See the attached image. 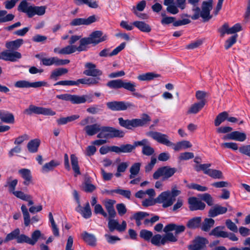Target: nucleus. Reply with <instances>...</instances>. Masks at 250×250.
Returning a JSON list of instances; mask_svg holds the SVG:
<instances>
[{"instance_id": "34", "label": "nucleus", "mask_w": 250, "mask_h": 250, "mask_svg": "<svg viewBox=\"0 0 250 250\" xmlns=\"http://www.w3.org/2000/svg\"><path fill=\"white\" fill-rule=\"evenodd\" d=\"M80 118L78 114L71 115L66 117H61L57 119L56 122L58 125H64L69 122H73Z\"/></svg>"}, {"instance_id": "39", "label": "nucleus", "mask_w": 250, "mask_h": 250, "mask_svg": "<svg viewBox=\"0 0 250 250\" xmlns=\"http://www.w3.org/2000/svg\"><path fill=\"white\" fill-rule=\"evenodd\" d=\"M160 76V75L155 74L153 72H147L139 75L138 76L137 79L141 81H148Z\"/></svg>"}, {"instance_id": "32", "label": "nucleus", "mask_w": 250, "mask_h": 250, "mask_svg": "<svg viewBox=\"0 0 250 250\" xmlns=\"http://www.w3.org/2000/svg\"><path fill=\"white\" fill-rule=\"evenodd\" d=\"M76 210L80 213L83 217L85 219H88L91 216L92 212L88 202H87L85 207L83 208L81 206V208H78V206L76 208Z\"/></svg>"}, {"instance_id": "61", "label": "nucleus", "mask_w": 250, "mask_h": 250, "mask_svg": "<svg viewBox=\"0 0 250 250\" xmlns=\"http://www.w3.org/2000/svg\"><path fill=\"white\" fill-rule=\"evenodd\" d=\"M106 128H108V126H101L100 133L98 134L97 137L98 138H108L110 137L109 131H105Z\"/></svg>"}, {"instance_id": "30", "label": "nucleus", "mask_w": 250, "mask_h": 250, "mask_svg": "<svg viewBox=\"0 0 250 250\" xmlns=\"http://www.w3.org/2000/svg\"><path fill=\"white\" fill-rule=\"evenodd\" d=\"M101 126L99 124L87 125L84 128V130L88 136H93L100 131Z\"/></svg>"}, {"instance_id": "64", "label": "nucleus", "mask_w": 250, "mask_h": 250, "mask_svg": "<svg viewBox=\"0 0 250 250\" xmlns=\"http://www.w3.org/2000/svg\"><path fill=\"white\" fill-rule=\"evenodd\" d=\"M240 152L250 157V145H243L239 148Z\"/></svg>"}, {"instance_id": "26", "label": "nucleus", "mask_w": 250, "mask_h": 250, "mask_svg": "<svg viewBox=\"0 0 250 250\" xmlns=\"http://www.w3.org/2000/svg\"><path fill=\"white\" fill-rule=\"evenodd\" d=\"M76 51L81 52L85 51V49L83 47L81 43H80L79 46L76 47L75 45H71L70 44L62 48V55H69L74 53Z\"/></svg>"}, {"instance_id": "3", "label": "nucleus", "mask_w": 250, "mask_h": 250, "mask_svg": "<svg viewBox=\"0 0 250 250\" xmlns=\"http://www.w3.org/2000/svg\"><path fill=\"white\" fill-rule=\"evenodd\" d=\"M45 6H33L30 5L26 0H22L18 7V10L25 13L28 18H32L36 15L38 16L43 15L46 11Z\"/></svg>"}, {"instance_id": "38", "label": "nucleus", "mask_w": 250, "mask_h": 250, "mask_svg": "<svg viewBox=\"0 0 250 250\" xmlns=\"http://www.w3.org/2000/svg\"><path fill=\"white\" fill-rule=\"evenodd\" d=\"M40 144V141L37 139L29 141L27 146L28 151L31 153L37 152Z\"/></svg>"}, {"instance_id": "48", "label": "nucleus", "mask_w": 250, "mask_h": 250, "mask_svg": "<svg viewBox=\"0 0 250 250\" xmlns=\"http://www.w3.org/2000/svg\"><path fill=\"white\" fill-rule=\"evenodd\" d=\"M123 81L122 79L111 80L107 82L106 85L112 89H120L122 88Z\"/></svg>"}, {"instance_id": "52", "label": "nucleus", "mask_w": 250, "mask_h": 250, "mask_svg": "<svg viewBox=\"0 0 250 250\" xmlns=\"http://www.w3.org/2000/svg\"><path fill=\"white\" fill-rule=\"evenodd\" d=\"M207 175L213 179H223V175L222 172L219 170L210 169L207 173Z\"/></svg>"}, {"instance_id": "63", "label": "nucleus", "mask_w": 250, "mask_h": 250, "mask_svg": "<svg viewBox=\"0 0 250 250\" xmlns=\"http://www.w3.org/2000/svg\"><path fill=\"white\" fill-rule=\"evenodd\" d=\"M94 211L96 214H100L104 217H107V213L104 211L102 206L100 204H97L95 206Z\"/></svg>"}, {"instance_id": "19", "label": "nucleus", "mask_w": 250, "mask_h": 250, "mask_svg": "<svg viewBox=\"0 0 250 250\" xmlns=\"http://www.w3.org/2000/svg\"><path fill=\"white\" fill-rule=\"evenodd\" d=\"M188 203L189 208L191 211L197 210H204L206 208V204L201 200L195 197L188 198Z\"/></svg>"}, {"instance_id": "20", "label": "nucleus", "mask_w": 250, "mask_h": 250, "mask_svg": "<svg viewBox=\"0 0 250 250\" xmlns=\"http://www.w3.org/2000/svg\"><path fill=\"white\" fill-rule=\"evenodd\" d=\"M97 21L95 15L89 16L88 18H76L71 21L70 25L72 26H79L81 25H89Z\"/></svg>"}, {"instance_id": "10", "label": "nucleus", "mask_w": 250, "mask_h": 250, "mask_svg": "<svg viewBox=\"0 0 250 250\" xmlns=\"http://www.w3.org/2000/svg\"><path fill=\"white\" fill-rule=\"evenodd\" d=\"M23 113L28 115H31L33 113L47 116H53L56 114V112L50 108L37 106L33 104H30L28 108L24 110Z\"/></svg>"}, {"instance_id": "56", "label": "nucleus", "mask_w": 250, "mask_h": 250, "mask_svg": "<svg viewBox=\"0 0 250 250\" xmlns=\"http://www.w3.org/2000/svg\"><path fill=\"white\" fill-rule=\"evenodd\" d=\"M142 153L146 156H151L154 154L155 151L153 147L150 146V143H148L144 147H142Z\"/></svg>"}, {"instance_id": "11", "label": "nucleus", "mask_w": 250, "mask_h": 250, "mask_svg": "<svg viewBox=\"0 0 250 250\" xmlns=\"http://www.w3.org/2000/svg\"><path fill=\"white\" fill-rule=\"evenodd\" d=\"M106 106L112 111H123L128 109H133L135 105L130 102L124 101H112L107 102Z\"/></svg>"}, {"instance_id": "35", "label": "nucleus", "mask_w": 250, "mask_h": 250, "mask_svg": "<svg viewBox=\"0 0 250 250\" xmlns=\"http://www.w3.org/2000/svg\"><path fill=\"white\" fill-rule=\"evenodd\" d=\"M224 226H218L214 228L210 232L209 235H213L216 237L225 238L227 236V231H223L222 229H224Z\"/></svg>"}, {"instance_id": "60", "label": "nucleus", "mask_w": 250, "mask_h": 250, "mask_svg": "<svg viewBox=\"0 0 250 250\" xmlns=\"http://www.w3.org/2000/svg\"><path fill=\"white\" fill-rule=\"evenodd\" d=\"M188 188L197 190L199 191H206L208 188L205 186H202L197 184L191 183L188 186Z\"/></svg>"}, {"instance_id": "29", "label": "nucleus", "mask_w": 250, "mask_h": 250, "mask_svg": "<svg viewBox=\"0 0 250 250\" xmlns=\"http://www.w3.org/2000/svg\"><path fill=\"white\" fill-rule=\"evenodd\" d=\"M206 103L205 101H200L193 104L188 109V114H197L204 107Z\"/></svg>"}, {"instance_id": "2", "label": "nucleus", "mask_w": 250, "mask_h": 250, "mask_svg": "<svg viewBox=\"0 0 250 250\" xmlns=\"http://www.w3.org/2000/svg\"><path fill=\"white\" fill-rule=\"evenodd\" d=\"M181 193L180 190L177 189L176 185L173 186L171 190L162 192L156 198L157 203L162 204V207L167 208L173 205L176 200V197Z\"/></svg>"}, {"instance_id": "58", "label": "nucleus", "mask_w": 250, "mask_h": 250, "mask_svg": "<svg viewBox=\"0 0 250 250\" xmlns=\"http://www.w3.org/2000/svg\"><path fill=\"white\" fill-rule=\"evenodd\" d=\"M114 193L120 194L128 199H130L131 193L129 190H125L120 188L114 189Z\"/></svg>"}, {"instance_id": "62", "label": "nucleus", "mask_w": 250, "mask_h": 250, "mask_svg": "<svg viewBox=\"0 0 250 250\" xmlns=\"http://www.w3.org/2000/svg\"><path fill=\"white\" fill-rule=\"evenodd\" d=\"M102 105H94L87 108L86 111L87 112L95 114L102 110Z\"/></svg>"}, {"instance_id": "4", "label": "nucleus", "mask_w": 250, "mask_h": 250, "mask_svg": "<svg viewBox=\"0 0 250 250\" xmlns=\"http://www.w3.org/2000/svg\"><path fill=\"white\" fill-rule=\"evenodd\" d=\"M119 125L126 129H132L139 126H143L149 123L151 121L150 117L143 114L140 119H133L132 120H124L122 117L118 118Z\"/></svg>"}, {"instance_id": "31", "label": "nucleus", "mask_w": 250, "mask_h": 250, "mask_svg": "<svg viewBox=\"0 0 250 250\" xmlns=\"http://www.w3.org/2000/svg\"><path fill=\"white\" fill-rule=\"evenodd\" d=\"M0 119L5 123L10 124L14 122V115L7 111L0 110Z\"/></svg>"}, {"instance_id": "50", "label": "nucleus", "mask_w": 250, "mask_h": 250, "mask_svg": "<svg viewBox=\"0 0 250 250\" xmlns=\"http://www.w3.org/2000/svg\"><path fill=\"white\" fill-rule=\"evenodd\" d=\"M228 116L229 114L226 111H224L219 114L215 119V125L216 126H219L222 122H223L226 120H227Z\"/></svg>"}, {"instance_id": "47", "label": "nucleus", "mask_w": 250, "mask_h": 250, "mask_svg": "<svg viewBox=\"0 0 250 250\" xmlns=\"http://www.w3.org/2000/svg\"><path fill=\"white\" fill-rule=\"evenodd\" d=\"M18 184V180H12V177H10L7 179L6 184L4 185L5 187H8L9 191L11 193H13L15 191V189Z\"/></svg>"}, {"instance_id": "53", "label": "nucleus", "mask_w": 250, "mask_h": 250, "mask_svg": "<svg viewBox=\"0 0 250 250\" xmlns=\"http://www.w3.org/2000/svg\"><path fill=\"white\" fill-rule=\"evenodd\" d=\"M136 85L134 82H131L130 81L126 82L123 81L122 88L129 91L134 92L136 90Z\"/></svg>"}, {"instance_id": "13", "label": "nucleus", "mask_w": 250, "mask_h": 250, "mask_svg": "<svg viewBox=\"0 0 250 250\" xmlns=\"http://www.w3.org/2000/svg\"><path fill=\"white\" fill-rule=\"evenodd\" d=\"M42 64L45 66H50L55 65L56 66H61L67 64L70 62L68 59H60L57 57L50 58H40Z\"/></svg>"}, {"instance_id": "45", "label": "nucleus", "mask_w": 250, "mask_h": 250, "mask_svg": "<svg viewBox=\"0 0 250 250\" xmlns=\"http://www.w3.org/2000/svg\"><path fill=\"white\" fill-rule=\"evenodd\" d=\"M141 166V164L140 163H135L131 166L129 169L130 174L129 177L130 179H133L138 175L140 170Z\"/></svg>"}, {"instance_id": "7", "label": "nucleus", "mask_w": 250, "mask_h": 250, "mask_svg": "<svg viewBox=\"0 0 250 250\" xmlns=\"http://www.w3.org/2000/svg\"><path fill=\"white\" fill-rule=\"evenodd\" d=\"M199 1L200 0H188V3L192 5V10L194 12V14L191 16V18L193 20H196L201 17L204 22L208 21L212 18V16L210 15V11L212 9L213 4L211 8L209 9L208 12L203 13L202 4L201 7L198 6Z\"/></svg>"}, {"instance_id": "16", "label": "nucleus", "mask_w": 250, "mask_h": 250, "mask_svg": "<svg viewBox=\"0 0 250 250\" xmlns=\"http://www.w3.org/2000/svg\"><path fill=\"white\" fill-rule=\"evenodd\" d=\"M84 67L85 70L83 71V73L86 76L100 77L103 74L102 71L96 68V64L93 63L86 62L84 65Z\"/></svg>"}, {"instance_id": "43", "label": "nucleus", "mask_w": 250, "mask_h": 250, "mask_svg": "<svg viewBox=\"0 0 250 250\" xmlns=\"http://www.w3.org/2000/svg\"><path fill=\"white\" fill-rule=\"evenodd\" d=\"M60 163L55 160H51L49 162L44 164L42 167V172L44 173L48 172L53 170L55 167L59 166Z\"/></svg>"}, {"instance_id": "18", "label": "nucleus", "mask_w": 250, "mask_h": 250, "mask_svg": "<svg viewBox=\"0 0 250 250\" xmlns=\"http://www.w3.org/2000/svg\"><path fill=\"white\" fill-rule=\"evenodd\" d=\"M114 218L108 217V228L110 232L114 231L115 229L119 231H123L125 230L126 228V223L125 221H123L120 225L117 220L113 219Z\"/></svg>"}, {"instance_id": "23", "label": "nucleus", "mask_w": 250, "mask_h": 250, "mask_svg": "<svg viewBox=\"0 0 250 250\" xmlns=\"http://www.w3.org/2000/svg\"><path fill=\"white\" fill-rule=\"evenodd\" d=\"M223 139L243 142L246 139V135L245 133L235 131L224 136Z\"/></svg>"}, {"instance_id": "8", "label": "nucleus", "mask_w": 250, "mask_h": 250, "mask_svg": "<svg viewBox=\"0 0 250 250\" xmlns=\"http://www.w3.org/2000/svg\"><path fill=\"white\" fill-rule=\"evenodd\" d=\"M103 32L101 31H96L92 32L88 37L81 39L80 43H81L83 47L87 50L86 46L90 44H97L107 39V36H102Z\"/></svg>"}, {"instance_id": "24", "label": "nucleus", "mask_w": 250, "mask_h": 250, "mask_svg": "<svg viewBox=\"0 0 250 250\" xmlns=\"http://www.w3.org/2000/svg\"><path fill=\"white\" fill-rule=\"evenodd\" d=\"M115 203V200L112 199L105 200L104 202V205L108 212V217L110 218H115L116 215V212L114 208V205Z\"/></svg>"}, {"instance_id": "46", "label": "nucleus", "mask_w": 250, "mask_h": 250, "mask_svg": "<svg viewBox=\"0 0 250 250\" xmlns=\"http://www.w3.org/2000/svg\"><path fill=\"white\" fill-rule=\"evenodd\" d=\"M215 221L212 218H206L202 223L201 229L204 231H208L214 225Z\"/></svg>"}, {"instance_id": "57", "label": "nucleus", "mask_w": 250, "mask_h": 250, "mask_svg": "<svg viewBox=\"0 0 250 250\" xmlns=\"http://www.w3.org/2000/svg\"><path fill=\"white\" fill-rule=\"evenodd\" d=\"M238 35L235 34L231 36L229 39H228L225 44V48L226 49H228L230 48L236 42Z\"/></svg>"}, {"instance_id": "37", "label": "nucleus", "mask_w": 250, "mask_h": 250, "mask_svg": "<svg viewBox=\"0 0 250 250\" xmlns=\"http://www.w3.org/2000/svg\"><path fill=\"white\" fill-rule=\"evenodd\" d=\"M105 131H109L110 138H122L125 135V132L123 131L116 129L112 127L108 126V128H106L105 129Z\"/></svg>"}, {"instance_id": "5", "label": "nucleus", "mask_w": 250, "mask_h": 250, "mask_svg": "<svg viewBox=\"0 0 250 250\" xmlns=\"http://www.w3.org/2000/svg\"><path fill=\"white\" fill-rule=\"evenodd\" d=\"M147 135L151 137L153 140L158 143L166 145L167 146H173L175 151H179L182 148L181 142H178L176 144H173L168 139V136L165 134H163L157 131H149L147 133Z\"/></svg>"}, {"instance_id": "14", "label": "nucleus", "mask_w": 250, "mask_h": 250, "mask_svg": "<svg viewBox=\"0 0 250 250\" xmlns=\"http://www.w3.org/2000/svg\"><path fill=\"white\" fill-rule=\"evenodd\" d=\"M242 27L239 23H236L232 27L229 28L228 23H225L218 31L220 33V36L223 37L226 34H232L241 31Z\"/></svg>"}, {"instance_id": "15", "label": "nucleus", "mask_w": 250, "mask_h": 250, "mask_svg": "<svg viewBox=\"0 0 250 250\" xmlns=\"http://www.w3.org/2000/svg\"><path fill=\"white\" fill-rule=\"evenodd\" d=\"M47 85V83L45 82L39 81L33 83H30L25 80H20L16 82L14 86L17 88H29L34 87L37 88L42 86H44Z\"/></svg>"}, {"instance_id": "1", "label": "nucleus", "mask_w": 250, "mask_h": 250, "mask_svg": "<svg viewBox=\"0 0 250 250\" xmlns=\"http://www.w3.org/2000/svg\"><path fill=\"white\" fill-rule=\"evenodd\" d=\"M20 231L19 229H14L6 235L4 241V243L16 239L17 242L18 243H26L32 246H34L40 237L43 239H45L44 237V235L42 234L41 231L39 230H36L33 231L31 234V238L25 234L20 235Z\"/></svg>"}, {"instance_id": "12", "label": "nucleus", "mask_w": 250, "mask_h": 250, "mask_svg": "<svg viewBox=\"0 0 250 250\" xmlns=\"http://www.w3.org/2000/svg\"><path fill=\"white\" fill-rule=\"evenodd\" d=\"M208 243V240L203 237L197 236L192 241L191 244L188 246L189 250H206V245Z\"/></svg>"}, {"instance_id": "27", "label": "nucleus", "mask_w": 250, "mask_h": 250, "mask_svg": "<svg viewBox=\"0 0 250 250\" xmlns=\"http://www.w3.org/2000/svg\"><path fill=\"white\" fill-rule=\"evenodd\" d=\"M112 149L118 154L130 153L134 149V146L130 144L122 145L120 146H115Z\"/></svg>"}, {"instance_id": "55", "label": "nucleus", "mask_w": 250, "mask_h": 250, "mask_svg": "<svg viewBox=\"0 0 250 250\" xmlns=\"http://www.w3.org/2000/svg\"><path fill=\"white\" fill-rule=\"evenodd\" d=\"M152 235V232L146 229H142L140 231V237L146 241H149L151 240Z\"/></svg>"}, {"instance_id": "40", "label": "nucleus", "mask_w": 250, "mask_h": 250, "mask_svg": "<svg viewBox=\"0 0 250 250\" xmlns=\"http://www.w3.org/2000/svg\"><path fill=\"white\" fill-rule=\"evenodd\" d=\"M201 223V217H195L188 220L187 223V226L190 229H195L198 228Z\"/></svg>"}, {"instance_id": "6", "label": "nucleus", "mask_w": 250, "mask_h": 250, "mask_svg": "<svg viewBox=\"0 0 250 250\" xmlns=\"http://www.w3.org/2000/svg\"><path fill=\"white\" fill-rule=\"evenodd\" d=\"M56 98L63 101H69L74 104H84L86 102L89 103L93 102V96L91 95H78L66 93L57 95Z\"/></svg>"}, {"instance_id": "9", "label": "nucleus", "mask_w": 250, "mask_h": 250, "mask_svg": "<svg viewBox=\"0 0 250 250\" xmlns=\"http://www.w3.org/2000/svg\"><path fill=\"white\" fill-rule=\"evenodd\" d=\"M176 171L177 169L175 167H170L169 166L162 167L153 173V177L157 180L162 176L163 180L165 181L172 177Z\"/></svg>"}, {"instance_id": "22", "label": "nucleus", "mask_w": 250, "mask_h": 250, "mask_svg": "<svg viewBox=\"0 0 250 250\" xmlns=\"http://www.w3.org/2000/svg\"><path fill=\"white\" fill-rule=\"evenodd\" d=\"M227 211L228 208L226 207L216 204L209 209L208 216L210 217H215L219 215L226 213Z\"/></svg>"}, {"instance_id": "49", "label": "nucleus", "mask_w": 250, "mask_h": 250, "mask_svg": "<svg viewBox=\"0 0 250 250\" xmlns=\"http://www.w3.org/2000/svg\"><path fill=\"white\" fill-rule=\"evenodd\" d=\"M198 197L203 201L206 202L208 206H212L214 204V199L211 195L208 193L201 194Z\"/></svg>"}, {"instance_id": "28", "label": "nucleus", "mask_w": 250, "mask_h": 250, "mask_svg": "<svg viewBox=\"0 0 250 250\" xmlns=\"http://www.w3.org/2000/svg\"><path fill=\"white\" fill-rule=\"evenodd\" d=\"M18 172L24 180L23 182V184L26 186L29 185L31 182L32 178L30 170L27 168H22L20 169Z\"/></svg>"}, {"instance_id": "59", "label": "nucleus", "mask_w": 250, "mask_h": 250, "mask_svg": "<svg viewBox=\"0 0 250 250\" xmlns=\"http://www.w3.org/2000/svg\"><path fill=\"white\" fill-rule=\"evenodd\" d=\"M225 224L229 229L234 232H237L238 228L237 226L230 219L226 220Z\"/></svg>"}, {"instance_id": "33", "label": "nucleus", "mask_w": 250, "mask_h": 250, "mask_svg": "<svg viewBox=\"0 0 250 250\" xmlns=\"http://www.w3.org/2000/svg\"><path fill=\"white\" fill-rule=\"evenodd\" d=\"M82 236L83 240L88 245L91 246H95L96 245V238L93 234L84 231L82 234Z\"/></svg>"}, {"instance_id": "25", "label": "nucleus", "mask_w": 250, "mask_h": 250, "mask_svg": "<svg viewBox=\"0 0 250 250\" xmlns=\"http://www.w3.org/2000/svg\"><path fill=\"white\" fill-rule=\"evenodd\" d=\"M23 43L22 39H18L15 41L7 42L5 43V47L9 52H14L20 47Z\"/></svg>"}, {"instance_id": "17", "label": "nucleus", "mask_w": 250, "mask_h": 250, "mask_svg": "<svg viewBox=\"0 0 250 250\" xmlns=\"http://www.w3.org/2000/svg\"><path fill=\"white\" fill-rule=\"evenodd\" d=\"M21 58V54L18 51L9 52L6 50L0 53V59L5 61L15 62Z\"/></svg>"}, {"instance_id": "44", "label": "nucleus", "mask_w": 250, "mask_h": 250, "mask_svg": "<svg viewBox=\"0 0 250 250\" xmlns=\"http://www.w3.org/2000/svg\"><path fill=\"white\" fill-rule=\"evenodd\" d=\"M15 18L12 14H7L6 10H0V23L12 21Z\"/></svg>"}, {"instance_id": "36", "label": "nucleus", "mask_w": 250, "mask_h": 250, "mask_svg": "<svg viewBox=\"0 0 250 250\" xmlns=\"http://www.w3.org/2000/svg\"><path fill=\"white\" fill-rule=\"evenodd\" d=\"M68 71V69L65 68H58L55 69L52 71L50 76V78L55 81H57L59 77L66 74Z\"/></svg>"}, {"instance_id": "42", "label": "nucleus", "mask_w": 250, "mask_h": 250, "mask_svg": "<svg viewBox=\"0 0 250 250\" xmlns=\"http://www.w3.org/2000/svg\"><path fill=\"white\" fill-rule=\"evenodd\" d=\"M133 25L142 32L148 33L151 31V27L144 21H135L133 22Z\"/></svg>"}, {"instance_id": "51", "label": "nucleus", "mask_w": 250, "mask_h": 250, "mask_svg": "<svg viewBox=\"0 0 250 250\" xmlns=\"http://www.w3.org/2000/svg\"><path fill=\"white\" fill-rule=\"evenodd\" d=\"M166 233V234L163 237V245H164L167 241L175 242L178 240L177 236L175 234H173L170 231Z\"/></svg>"}, {"instance_id": "41", "label": "nucleus", "mask_w": 250, "mask_h": 250, "mask_svg": "<svg viewBox=\"0 0 250 250\" xmlns=\"http://www.w3.org/2000/svg\"><path fill=\"white\" fill-rule=\"evenodd\" d=\"M70 160L72 169L75 173V176H76L77 175H80L81 172L78 164V158L75 154H71L70 156Z\"/></svg>"}, {"instance_id": "54", "label": "nucleus", "mask_w": 250, "mask_h": 250, "mask_svg": "<svg viewBox=\"0 0 250 250\" xmlns=\"http://www.w3.org/2000/svg\"><path fill=\"white\" fill-rule=\"evenodd\" d=\"M162 241L163 237L159 234H155L154 236L152 235L150 240L152 244L157 247L163 245Z\"/></svg>"}, {"instance_id": "21", "label": "nucleus", "mask_w": 250, "mask_h": 250, "mask_svg": "<svg viewBox=\"0 0 250 250\" xmlns=\"http://www.w3.org/2000/svg\"><path fill=\"white\" fill-rule=\"evenodd\" d=\"M186 227L184 225H177L175 224L170 223L164 229L165 232H168L171 231H175L174 234L176 236H178L181 233L185 231Z\"/></svg>"}]
</instances>
